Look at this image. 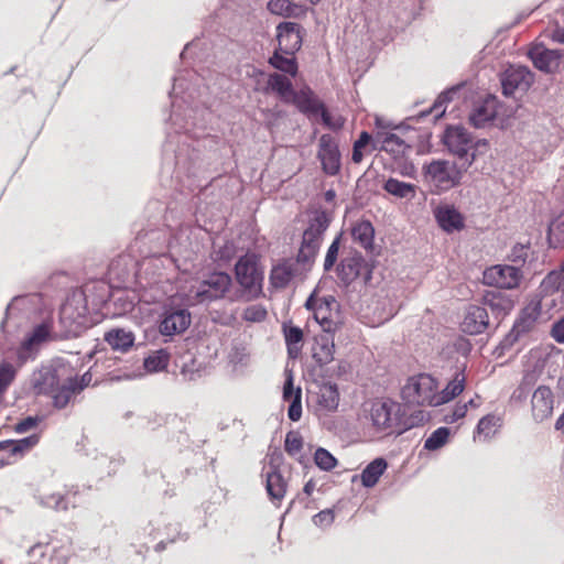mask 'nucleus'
I'll return each instance as SVG.
<instances>
[{
    "instance_id": "5fc2aeb1",
    "label": "nucleus",
    "mask_w": 564,
    "mask_h": 564,
    "mask_svg": "<svg viewBox=\"0 0 564 564\" xmlns=\"http://www.w3.org/2000/svg\"><path fill=\"white\" fill-rule=\"evenodd\" d=\"M456 91H457L456 88H452V89H448L446 91H443L437 97V99L435 100V102H434V105L432 107V111L435 112L436 117H440V116H442L445 112L444 105L452 100V96L454 94H456Z\"/></svg>"
},
{
    "instance_id": "c9c22d12",
    "label": "nucleus",
    "mask_w": 564,
    "mask_h": 564,
    "mask_svg": "<svg viewBox=\"0 0 564 564\" xmlns=\"http://www.w3.org/2000/svg\"><path fill=\"white\" fill-rule=\"evenodd\" d=\"M465 380L466 379L463 372H456L454 378L441 392L436 391V400L440 401V405L449 402L455 397L460 394L465 388Z\"/></svg>"
},
{
    "instance_id": "bb28decb",
    "label": "nucleus",
    "mask_w": 564,
    "mask_h": 564,
    "mask_svg": "<svg viewBox=\"0 0 564 564\" xmlns=\"http://www.w3.org/2000/svg\"><path fill=\"white\" fill-rule=\"evenodd\" d=\"M535 317L522 315L513 325L512 329L501 341L503 349L511 348L522 336L527 335L534 326Z\"/></svg>"
},
{
    "instance_id": "603ef678",
    "label": "nucleus",
    "mask_w": 564,
    "mask_h": 564,
    "mask_svg": "<svg viewBox=\"0 0 564 564\" xmlns=\"http://www.w3.org/2000/svg\"><path fill=\"white\" fill-rule=\"evenodd\" d=\"M42 503L44 506L53 508L57 511L67 510V508H68L67 498L61 494H52V495L45 496L42 500Z\"/></svg>"
},
{
    "instance_id": "bf43d9fd",
    "label": "nucleus",
    "mask_w": 564,
    "mask_h": 564,
    "mask_svg": "<svg viewBox=\"0 0 564 564\" xmlns=\"http://www.w3.org/2000/svg\"><path fill=\"white\" fill-rule=\"evenodd\" d=\"M467 412V404H456L454 410L445 415L446 423H454L459 419H463Z\"/></svg>"
},
{
    "instance_id": "e433bc0d",
    "label": "nucleus",
    "mask_w": 564,
    "mask_h": 564,
    "mask_svg": "<svg viewBox=\"0 0 564 564\" xmlns=\"http://www.w3.org/2000/svg\"><path fill=\"white\" fill-rule=\"evenodd\" d=\"M170 361V352L159 349L150 352L143 360V369L147 373H154L166 369Z\"/></svg>"
},
{
    "instance_id": "6e6552de",
    "label": "nucleus",
    "mask_w": 564,
    "mask_h": 564,
    "mask_svg": "<svg viewBox=\"0 0 564 564\" xmlns=\"http://www.w3.org/2000/svg\"><path fill=\"white\" fill-rule=\"evenodd\" d=\"M305 307L313 312V316L323 332H336L338 329L339 305L333 295L318 297L314 292L306 300Z\"/></svg>"
},
{
    "instance_id": "680f3d73",
    "label": "nucleus",
    "mask_w": 564,
    "mask_h": 564,
    "mask_svg": "<svg viewBox=\"0 0 564 564\" xmlns=\"http://www.w3.org/2000/svg\"><path fill=\"white\" fill-rule=\"evenodd\" d=\"M34 426H35V417L28 416L26 419H24L15 424L14 431L18 433H24V432L30 431Z\"/></svg>"
},
{
    "instance_id": "49530a36",
    "label": "nucleus",
    "mask_w": 564,
    "mask_h": 564,
    "mask_svg": "<svg viewBox=\"0 0 564 564\" xmlns=\"http://www.w3.org/2000/svg\"><path fill=\"white\" fill-rule=\"evenodd\" d=\"M373 137H371L368 132L362 131L358 138V140L355 141L354 148H352V155L351 160L354 163H360L364 159L362 150L369 145L372 144Z\"/></svg>"
},
{
    "instance_id": "5701e85b",
    "label": "nucleus",
    "mask_w": 564,
    "mask_h": 564,
    "mask_svg": "<svg viewBox=\"0 0 564 564\" xmlns=\"http://www.w3.org/2000/svg\"><path fill=\"white\" fill-rule=\"evenodd\" d=\"M435 218L440 227L446 232H454L464 228V217L454 206L437 207Z\"/></svg>"
},
{
    "instance_id": "2eb2a0df",
    "label": "nucleus",
    "mask_w": 564,
    "mask_h": 564,
    "mask_svg": "<svg viewBox=\"0 0 564 564\" xmlns=\"http://www.w3.org/2000/svg\"><path fill=\"white\" fill-rule=\"evenodd\" d=\"M398 412V403L392 401H376L371 404L370 420L378 431H387L397 423Z\"/></svg>"
},
{
    "instance_id": "4be33fe9",
    "label": "nucleus",
    "mask_w": 564,
    "mask_h": 564,
    "mask_svg": "<svg viewBox=\"0 0 564 564\" xmlns=\"http://www.w3.org/2000/svg\"><path fill=\"white\" fill-rule=\"evenodd\" d=\"M335 332H323L315 336L312 346V357L319 365H328L334 360L335 352Z\"/></svg>"
},
{
    "instance_id": "c85d7f7f",
    "label": "nucleus",
    "mask_w": 564,
    "mask_h": 564,
    "mask_svg": "<svg viewBox=\"0 0 564 564\" xmlns=\"http://www.w3.org/2000/svg\"><path fill=\"white\" fill-rule=\"evenodd\" d=\"M282 330L288 348V355L291 359H296L302 351L304 338L303 330L291 324H283Z\"/></svg>"
},
{
    "instance_id": "13d9d810",
    "label": "nucleus",
    "mask_w": 564,
    "mask_h": 564,
    "mask_svg": "<svg viewBox=\"0 0 564 564\" xmlns=\"http://www.w3.org/2000/svg\"><path fill=\"white\" fill-rule=\"evenodd\" d=\"M335 520V513L332 509H325L313 517L315 525L321 528L329 527Z\"/></svg>"
},
{
    "instance_id": "338daca9",
    "label": "nucleus",
    "mask_w": 564,
    "mask_h": 564,
    "mask_svg": "<svg viewBox=\"0 0 564 564\" xmlns=\"http://www.w3.org/2000/svg\"><path fill=\"white\" fill-rule=\"evenodd\" d=\"M553 41L564 44V29L556 26L551 34Z\"/></svg>"
},
{
    "instance_id": "79ce46f5",
    "label": "nucleus",
    "mask_w": 564,
    "mask_h": 564,
    "mask_svg": "<svg viewBox=\"0 0 564 564\" xmlns=\"http://www.w3.org/2000/svg\"><path fill=\"white\" fill-rule=\"evenodd\" d=\"M561 288H564V272L562 268L550 272L541 283V289L544 293H553Z\"/></svg>"
},
{
    "instance_id": "4d7b16f0",
    "label": "nucleus",
    "mask_w": 564,
    "mask_h": 564,
    "mask_svg": "<svg viewBox=\"0 0 564 564\" xmlns=\"http://www.w3.org/2000/svg\"><path fill=\"white\" fill-rule=\"evenodd\" d=\"M339 240L340 238L337 237L329 246L328 250H327V253H326V257H325V261H324V269L326 271H329L333 265L335 264L336 260H337V257H338V251H339Z\"/></svg>"
},
{
    "instance_id": "423d86ee",
    "label": "nucleus",
    "mask_w": 564,
    "mask_h": 564,
    "mask_svg": "<svg viewBox=\"0 0 564 564\" xmlns=\"http://www.w3.org/2000/svg\"><path fill=\"white\" fill-rule=\"evenodd\" d=\"M436 380L427 373H420L410 377L402 387V400L409 405L420 406H437L440 401L436 400L437 391Z\"/></svg>"
},
{
    "instance_id": "de8ad7c7",
    "label": "nucleus",
    "mask_w": 564,
    "mask_h": 564,
    "mask_svg": "<svg viewBox=\"0 0 564 564\" xmlns=\"http://www.w3.org/2000/svg\"><path fill=\"white\" fill-rule=\"evenodd\" d=\"M284 448L289 455H297L303 448V437L301 434L296 431H290L285 436Z\"/></svg>"
},
{
    "instance_id": "20e7f679",
    "label": "nucleus",
    "mask_w": 564,
    "mask_h": 564,
    "mask_svg": "<svg viewBox=\"0 0 564 564\" xmlns=\"http://www.w3.org/2000/svg\"><path fill=\"white\" fill-rule=\"evenodd\" d=\"M329 224L330 216L325 210L315 209L308 214L296 258L297 263L308 267L313 263Z\"/></svg>"
},
{
    "instance_id": "a18cd8bd",
    "label": "nucleus",
    "mask_w": 564,
    "mask_h": 564,
    "mask_svg": "<svg viewBox=\"0 0 564 564\" xmlns=\"http://www.w3.org/2000/svg\"><path fill=\"white\" fill-rule=\"evenodd\" d=\"M315 464L323 470H332L337 465V459L325 448L319 447L314 454Z\"/></svg>"
},
{
    "instance_id": "f03ea898",
    "label": "nucleus",
    "mask_w": 564,
    "mask_h": 564,
    "mask_svg": "<svg viewBox=\"0 0 564 564\" xmlns=\"http://www.w3.org/2000/svg\"><path fill=\"white\" fill-rule=\"evenodd\" d=\"M68 368L62 358H55L48 366H43L37 378V393L51 394L56 408L62 409L68 404L73 397L87 387L91 380L89 372L82 378H67L63 384L61 380L67 375Z\"/></svg>"
},
{
    "instance_id": "f3484780",
    "label": "nucleus",
    "mask_w": 564,
    "mask_h": 564,
    "mask_svg": "<svg viewBox=\"0 0 564 564\" xmlns=\"http://www.w3.org/2000/svg\"><path fill=\"white\" fill-rule=\"evenodd\" d=\"M318 159L323 170L328 175H335L340 169V153L330 134H323L319 138Z\"/></svg>"
},
{
    "instance_id": "dca6fc26",
    "label": "nucleus",
    "mask_w": 564,
    "mask_h": 564,
    "mask_svg": "<svg viewBox=\"0 0 564 564\" xmlns=\"http://www.w3.org/2000/svg\"><path fill=\"white\" fill-rule=\"evenodd\" d=\"M35 445V435L22 440H7L0 442V468L13 464L17 459L31 452Z\"/></svg>"
},
{
    "instance_id": "c03bdc74",
    "label": "nucleus",
    "mask_w": 564,
    "mask_h": 564,
    "mask_svg": "<svg viewBox=\"0 0 564 564\" xmlns=\"http://www.w3.org/2000/svg\"><path fill=\"white\" fill-rule=\"evenodd\" d=\"M531 252V245L528 243H516L508 254L509 261L514 264L522 265L528 260Z\"/></svg>"
},
{
    "instance_id": "774afa93",
    "label": "nucleus",
    "mask_w": 564,
    "mask_h": 564,
    "mask_svg": "<svg viewBox=\"0 0 564 564\" xmlns=\"http://www.w3.org/2000/svg\"><path fill=\"white\" fill-rule=\"evenodd\" d=\"M414 171H415V169L412 164H404L403 167L401 169L400 173L403 176H413Z\"/></svg>"
},
{
    "instance_id": "a878e982",
    "label": "nucleus",
    "mask_w": 564,
    "mask_h": 564,
    "mask_svg": "<svg viewBox=\"0 0 564 564\" xmlns=\"http://www.w3.org/2000/svg\"><path fill=\"white\" fill-rule=\"evenodd\" d=\"M104 340L112 350L126 354L133 347L135 336L124 328H111L105 333Z\"/></svg>"
},
{
    "instance_id": "1a4fd4ad",
    "label": "nucleus",
    "mask_w": 564,
    "mask_h": 564,
    "mask_svg": "<svg viewBox=\"0 0 564 564\" xmlns=\"http://www.w3.org/2000/svg\"><path fill=\"white\" fill-rule=\"evenodd\" d=\"M192 315L186 307L176 305L174 301L164 304L159 323V333L172 337L183 334L191 326Z\"/></svg>"
},
{
    "instance_id": "ddd939ff",
    "label": "nucleus",
    "mask_w": 564,
    "mask_h": 564,
    "mask_svg": "<svg viewBox=\"0 0 564 564\" xmlns=\"http://www.w3.org/2000/svg\"><path fill=\"white\" fill-rule=\"evenodd\" d=\"M338 275L345 283H350L359 276L367 282L371 278V271L364 257L357 251H351L341 260Z\"/></svg>"
},
{
    "instance_id": "412c9836",
    "label": "nucleus",
    "mask_w": 564,
    "mask_h": 564,
    "mask_svg": "<svg viewBox=\"0 0 564 564\" xmlns=\"http://www.w3.org/2000/svg\"><path fill=\"white\" fill-rule=\"evenodd\" d=\"M489 326V315L486 307L470 305L462 322L463 332L470 335L484 333Z\"/></svg>"
},
{
    "instance_id": "72a5a7b5",
    "label": "nucleus",
    "mask_w": 564,
    "mask_h": 564,
    "mask_svg": "<svg viewBox=\"0 0 564 564\" xmlns=\"http://www.w3.org/2000/svg\"><path fill=\"white\" fill-rule=\"evenodd\" d=\"M351 236L355 242L359 243L366 250L373 246L375 229L369 220L356 223L351 228Z\"/></svg>"
},
{
    "instance_id": "f257e3e1",
    "label": "nucleus",
    "mask_w": 564,
    "mask_h": 564,
    "mask_svg": "<svg viewBox=\"0 0 564 564\" xmlns=\"http://www.w3.org/2000/svg\"><path fill=\"white\" fill-rule=\"evenodd\" d=\"M44 318L37 324V345L44 341L67 339L79 336L91 322L88 316L87 296L83 289L73 290L61 307V332L52 330V313L43 312Z\"/></svg>"
},
{
    "instance_id": "9b49d317",
    "label": "nucleus",
    "mask_w": 564,
    "mask_h": 564,
    "mask_svg": "<svg viewBox=\"0 0 564 564\" xmlns=\"http://www.w3.org/2000/svg\"><path fill=\"white\" fill-rule=\"evenodd\" d=\"M443 142L451 153L457 156L458 162L470 159L474 153L470 150L475 148L474 138L463 127H448L444 133Z\"/></svg>"
},
{
    "instance_id": "f8f14e48",
    "label": "nucleus",
    "mask_w": 564,
    "mask_h": 564,
    "mask_svg": "<svg viewBox=\"0 0 564 564\" xmlns=\"http://www.w3.org/2000/svg\"><path fill=\"white\" fill-rule=\"evenodd\" d=\"M534 80V75L525 66H510L502 75L501 87L506 96L517 91L525 93Z\"/></svg>"
},
{
    "instance_id": "864d4df0",
    "label": "nucleus",
    "mask_w": 564,
    "mask_h": 564,
    "mask_svg": "<svg viewBox=\"0 0 564 564\" xmlns=\"http://www.w3.org/2000/svg\"><path fill=\"white\" fill-rule=\"evenodd\" d=\"M288 416L291 421L296 422L302 416V390L296 388L295 397L291 401L288 410Z\"/></svg>"
},
{
    "instance_id": "7c9ffc66",
    "label": "nucleus",
    "mask_w": 564,
    "mask_h": 564,
    "mask_svg": "<svg viewBox=\"0 0 564 564\" xmlns=\"http://www.w3.org/2000/svg\"><path fill=\"white\" fill-rule=\"evenodd\" d=\"M484 304L488 306L496 319L502 318L512 308V302L499 292H489L484 296Z\"/></svg>"
},
{
    "instance_id": "6ab92c4d",
    "label": "nucleus",
    "mask_w": 564,
    "mask_h": 564,
    "mask_svg": "<svg viewBox=\"0 0 564 564\" xmlns=\"http://www.w3.org/2000/svg\"><path fill=\"white\" fill-rule=\"evenodd\" d=\"M372 149L384 151L394 159H399L403 158L411 147L395 133L379 130L373 135Z\"/></svg>"
},
{
    "instance_id": "a211bd4d",
    "label": "nucleus",
    "mask_w": 564,
    "mask_h": 564,
    "mask_svg": "<svg viewBox=\"0 0 564 564\" xmlns=\"http://www.w3.org/2000/svg\"><path fill=\"white\" fill-rule=\"evenodd\" d=\"M554 408V395L546 386L535 389L531 399V411L535 422L541 423L550 419Z\"/></svg>"
},
{
    "instance_id": "cd10ccee",
    "label": "nucleus",
    "mask_w": 564,
    "mask_h": 564,
    "mask_svg": "<svg viewBox=\"0 0 564 564\" xmlns=\"http://www.w3.org/2000/svg\"><path fill=\"white\" fill-rule=\"evenodd\" d=\"M268 9L271 13L285 18H300L306 13L305 6L292 0H270Z\"/></svg>"
},
{
    "instance_id": "8fccbe9b",
    "label": "nucleus",
    "mask_w": 564,
    "mask_h": 564,
    "mask_svg": "<svg viewBox=\"0 0 564 564\" xmlns=\"http://www.w3.org/2000/svg\"><path fill=\"white\" fill-rule=\"evenodd\" d=\"M534 381L533 375L525 373L519 387L513 391L511 399L516 401L525 400Z\"/></svg>"
},
{
    "instance_id": "a19ab883",
    "label": "nucleus",
    "mask_w": 564,
    "mask_h": 564,
    "mask_svg": "<svg viewBox=\"0 0 564 564\" xmlns=\"http://www.w3.org/2000/svg\"><path fill=\"white\" fill-rule=\"evenodd\" d=\"M449 434V429L444 426L438 427L425 440L424 448L427 451H436L443 447L447 443Z\"/></svg>"
},
{
    "instance_id": "7ed1b4c3",
    "label": "nucleus",
    "mask_w": 564,
    "mask_h": 564,
    "mask_svg": "<svg viewBox=\"0 0 564 564\" xmlns=\"http://www.w3.org/2000/svg\"><path fill=\"white\" fill-rule=\"evenodd\" d=\"M474 161V154L470 159H466L463 162L433 160L423 165L424 181L438 192L448 191L460 183L464 173L470 167Z\"/></svg>"
},
{
    "instance_id": "aec40b11",
    "label": "nucleus",
    "mask_w": 564,
    "mask_h": 564,
    "mask_svg": "<svg viewBox=\"0 0 564 564\" xmlns=\"http://www.w3.org/2000/svg\"><path fill=\"white\" fill-rule=\"evenodd\" d=\"M529 57L538 69L551 74L558 68L562 53L543 45H535L529 51Z\"/></svg>"
},
{
    "instance_id": "58836bf2",
    "label": "nucleus",
    "mask_w": 564,
    "mask_h": 564,
    "mask_svg": "<svg viewBox=\"0 0 564 564\" xmlns=\"http://www.w3.org/2000/svg\"><path fill=\"white\" fill-rule=\"evenodd\" d=\"M268 88L276 93L281 98L288 100L295 93L292 87L291 80L281 74L273 73L269 75Z\"/></svg>"
},
{
    "instance_id": "39448f33",
    "label": "nucleus",
    "mask_w": 564,
    "mask_h": 564,
    "mask_svg": "<svg viewBox=\"0 0 564 564\" xmlns=\"http://www.w3.org/2000/svg\"><path fill=\"white\" fill-rule=\"evenodd\" d=\"M236 280L241 299L252 300L262 291L263 271L256 253H246L239 258L235 265Z\"/></svg>"
},
{
    "instance_id": "e2e57ef3",
    "label": "nucleus",
    "mask_w": 564,
    "mask_h": 564,
    "mask_svg": "<svg viewBox=\"0 0 564 564\" xmlns=\"http://www.w3.org/2000/svg\"><path fill=\"white\" fill-rule=\"evenodd\" d=\"M552 336L557 343H564V317L553 325Z\"/></svg>"
},
{
    "instance_id": "6e6d98bb",
    "label": "nucleus",
    "mask_w": 564,
    "mask_h": 564,
    "mask_svg": "<svg viewBox=\"0 0 564 564\" xmlns=\"http://www.w3.org/2000/svg\"><path fill=\"white\" fill-rule=\"evenodd\" d=\"M319 115L322 117L323 123L329 129L337 130L344 126L345 121L343 117L333 116L326 110L325 107L319 111Z\"/></svg>"
},
{
    "instance_id": "4c0bfd02",
    "label": "nucleus",
    "mask_w": 564,
    "mask_h": 564,
    "mask_svg": "<svg viewBox=\"0 0 564 564\" xmlns=\"http://www.w3.org/2000/svg\"><path fill=\"white\" fill-rule=\"evenodd\" d=\"M269 64L288 75L295 76L297 74V63L294 55H285L283 52L275 50L269 58Z\"/></svg>"
},
{
    "instance_id": "473e14b6",
    "label": "nucleus",
    "mask_w": 564,
    "mask_h": 564,
    "mask_svg": "<svg viewBox=\"0 0 564 564\" xmlns=\"http://www.w3.org/2000/svg\"><path fill=\"white\" fill-rule=\"evenodd\" d=\"M387 467L388 464L382 457H378L369 463L360 475L362 486L367 488L373 487L386 471Z\"/></svg>"
},
{
    "instance_id": "393cba45",
    "label": "nucleus",
    "mask_w": 564,
    "mask_h": 564,
    "mask_svg": "<svg viewBox=\"0 0 564 564\" xmlns=\"http://www.w3.org/2000/svg\"><path fill=\"white\" fill-rule=\"evenodd\" d=\"M497 116L496 98H487L481 104L476 105L469 115V122L477 129L485 128Z\"/></svg>"
},
{
    "instance_id": "37998d69",
    "label": "nucleus",
    "mask_w": 564,
    "mask_h": 564,
    "mask_svg": "<svg viewBox=\"0 0 564 564\" xmlns=\"http://www.w3.org/2000/svg\"><path fill=\"white\" fill-rule=\"evenodd\" d=\"M499 425L500 417L494 414H488L478 422L477 434L484 435L485 438H489L496 433Z\"/></svg>"
},
{
    "instance_id": "ea45409f",
    "label": "nucleus",
    "mask_w": 564,
    "mask_h": 564,
    "mask_svg": "<svg viewBox=\"0 0 564 564\" xmlns=\"http://www.w3.org/2000/svg\"><path fill=\"white\" fill-rule=\"evenodd\" d=\"M383 189L399 198H412L415 195V185L392 177L386 181Z\"/></svg>"
},
{
    "instance_id": "0e129e2a",
    "label": "nucleus",
    "mask_w": 564,
    "mask_h": 564,
    "mask_svg": "<svg viewBox=\"0 0 564 564\" xmlns=\"http://www.w3.org/2000/svg\"><path fill=\"white\" fill-rule=\"evenodd\" d=\"M218 253L220 259L228 261L235 256V247L231 242H227L219 249Z\"/></svg>"
},
{
    "instance_id": "69168bd1",
    "label": "nucleus",
    "mask_w": 564,
    "mask_h": 564,
    "mask_svg": "<svg viewBox=\"0 0 564 564\" xmlns=\"http://www.w3.org/2000/svg\"><path fill=\"white\" fill-rule=\"evenodd\" d=\"M182 375L187 379V380H196L197 378L200 377V373H199V370L198 369H193L192 367H189V365L185 364L183 367H182V370H181Z\"/></svg>"
},
{
    "instance_id": "9d476101",
    "label": "nucleus",
    "mask_w": 564,
    "mask_h": 564,
    "mask_svg": "<svg viewBox=\"0 0 564 564\" xmlns=\"http://www.w3.org/2000/svg\"><path fill=\"white\" fill-rule=\"evenodd\" d=\"M522 276L521 270L516 265L496 264L484 271L482 281L489 286L511 290L519 286Z\"/></svg>"
},
{
    "instance_id": "0eeeda50",
    "label": "nucleus",
    "mask_w": 564,
    "mask_h": 564,
    "mask_svg": "<svg viewBox=\"0 0 564 564\" xmlns=\"http://www.w3.org/2000/svg\"><path fill=\"white\" fill-rule=\"evenodd\" d=\"M195 299L199 303L220 299L236 302L241 300V293L238 289H234L232 279L228 273L213 272L200 283Z\"/></svg>"
},
{
    "instance_id": "3c124183",
    "label": "nucleus",
    "mask_w": 564,
    "mask_h": 564,
    "mask_svg": "<svg viewBox=\"0 0 564 564\" xmlns=\"http://www.w3.org/2000/svg\"><path fill=\"white\" fill-rule=\"evenodd\" d=\"M15 372V368L11 364H0V394H2L12 383Z\"/></svg>"
},
{
    "instance_id": "c756f323",
    "label": "nucleus",
    "mask_w": 564,
    "mask_h": 564,
    "mask_svg": "<svg viewBox=\"0 0 564 564\" xmlns=\"http://www.w3.org/2000/svg\"><path fill=\"white\" fill-rule=\"evenodd\" d=\"M295 276L294 263L283 261L271 270L270 282L276 289H284Z\"/></svg>"
},
{
    "instance_id": "b1692460",
    "label": "nucleus",
    "mask_w": 564,
    "mask_h": 564,
    "mask_svg": "<svg viewBox=\"0 0 564 564\" xmlns=\"http://www.w3.org/2000/svg\"><path fill=\"white\" fill-rule=\"evenodd\" d=\"M288 482L275 466L265 474V489L270 500L279 507L286 494Z\"/></svg>"
},
{
    "instance_id": "09e8293b",
    "label": "nucleus",
    "mask_w": 564,
    "mask_h": 564,
    "mask_svg": "<svg viewBox=\"0 0 564 564\" xmlns=\"http://www.w3.org/2000/svg\"><path fill=\"white\" fill-rule=\"evenodd\" d=\"M268 312L261 304H252L245 308L242 318L250 323H260L267 318Z\"/></svg>"
},
{
    "instance_id": "2f4dec72",
    "label": "nucleus",
    "mask_w": 564,
    "mask_h": 564,
    "mask_svg": "<svg viewBox=\"0 0 564 564\" xmlns=\"http://www.w3.org/2000/svg\"><path fill=\"white\" fill-rule=\"evenodd\" d=\"M339 392L336 384L325 383L317 392V405L326 411L333 412L338 408Z\"/></svg>"
},
{
    "instance_id": "052dcab7",
    "label": "nucleus",
    "mask_w": 564,
    "mask_h": 564,
    "mask_svg": "<svg viewBox=\"0 0 564 564\" xmlns=\"http://www.w3.org/2000/svg\"><path fill=\"white\" fill-rule=\"evenodd\" d=\"M296 389L293 386V376L289 373L284 387H283V399L285 401H292L295 397Z\"/></svg>"
},
{
    "instance_id": "f704fd0d",
    "label": "nucleus",
    "mask_w": 564,
    "mask_h": 564,
    "mask_svg": "<svg viewBox=\"0 0 564 564\" xmlns=\"http://www.w3.org/2000/svg\"><path fill=\"white\" fill-rule=\"evenodd\" d=\"M292 98L300 111L305 113L317 115L324 108L310 89L294 93Z\"/></svg>"
},
{
    "instance_id": "4468645a",
    "label": "nucleus",
    "mask_w": 564,
    "mask_h": 564,
    "mask_svg": "<svg viewBox=\"0 0 564 564\" xmlns=\"http://www.w3.org/2000/svg\"><path fill=\"white\" fill-rule=\"evenodd\" d=\"M278 48L285 55H294L302 45V28L294 22H282L276 26Z\"/></svg>"
}]
</instances>
